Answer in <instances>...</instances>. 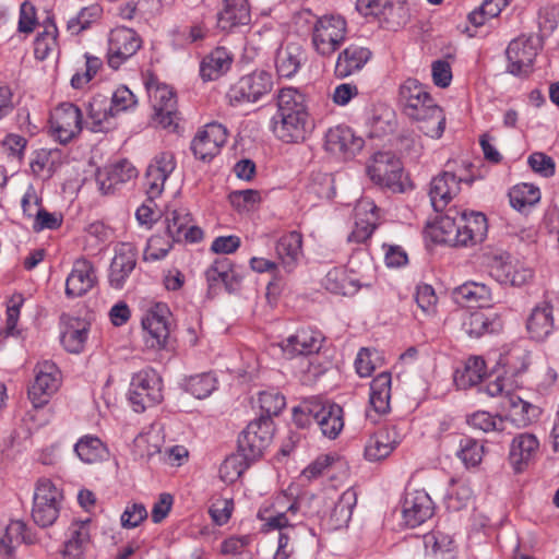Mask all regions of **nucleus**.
Instances as JSON below:
<instances>
[{"label":"nucleus","mask_w":559,"mask_h":559,"mask_svg":"<svg viewBox=\"0 0 559 559\" xmlns=\"http://www.w3.org/2000/svg\"><path fill=\"white\" fill-rule=\"evenodd\" d=\"M399 104L402 111L418 129L431 139H440L445 128V115L418 80L408 78L399 88Z\"/></svg>","instance_id":"f257e3e1"},{"label":"nucleus","mask_w":559,"mask_h":559,"mask_svg":"<svg viewBox=\"0 0 559 559\" xmlns=\"http://www.w3.org/2000/svg\"><path fill=\"white\" fill-rule=\"evenodd\" d=\"M298 19L310 25L312 47L322 57H331L346 38L347 23L341 15L318 16L310 10H302L299 12Z\"/></svg>","instance_id":"f03ea898"},{"label":"nucleus","mask_w":559,"mask_h":559,"mask_svg":"<svg viewBox=\"0 0 559 559\" xmlns=\"http://www.w3.org/2000/svg\"><path fill=\"white\" fill-rule=\"evenodd\" d=\"M304 513H300V503L293 502L284 512L264 516L260 511L258 518L264 522L263 532L280 531L278 546L274 559H290L293 547L289 543L297 537V531H307L304 525Z\"/></svg>","instance_id":"7ed1b4c3"},{"label":"nucleus","mask_w":559,"mask_h":559,"mask_svg":"<svg viewBox=\"0 0 559 559\" xmlns=\"http://www.w3.org/2000/svg\"><path fill=\"white\" fill-rule=\"evenodd\" d=\"M128 400L136 413L155 406L163 401V382L159 374L152 368L136 372L131 380Z\"/></svg>","instance_id":"20e7f679"},{"label":"nucleus","mask_w":559,"mask_h":559,"mask_svg":"<svg viewBox=\"0 0 559 559\" xmlns=\"http://www.w3.org/2000/svg\"><path fill=\"white\" fill-rule=\"evenodd\" d=\"M62 492L48 478H40L36 483L32 518L40 527L51 526L58 519Z\"/></svg>","instance_id":"39448f33"},{"label":"nucleus","mask_w":559,"mask_h":559,"mask_svg":"<svg viewBox=\"0 0 559 559\" xmlns=\"http://www.w3.org/2000/svg\"><path fill=\"white\" fill-rule=\"evenodd\" d=\"M367 174L378 186L394 193L405 191L403 180V165L401 160L390 152L376 153L367 166Z\"/></svg>","instance_id":"423d86ee"},{"label":"nucleus","mask_w":559,"mask_h":559,"mask_svg":"<svg viewBox=\"0 0 559 559\" xmlns=\"http://www.w3.org/2000/svg\"><path fill=\"white\" fill-rule=\"evenodd\" d=\"M273 436V419L269 417L253 419L238 437V451L245 460L257 461L271 444Z\"/></svg>","instance_id":"0eeeda50"},{"label":"nucleus","mask_w":559,"mask_h":559,"mask_svg":"<svg viewBox=\"0 0 559 559\" xmlns=\"http://www.w3.org/2000/svg\"><path fill=\"white\" fill-rule=\"evenodd\" d=\"M272 88V74L265 70H255L233 84L227 97L233 106L255 103L269 94Z\"/></svg>","instance_id":"6e6552de"},{"label":"nucleus","mask_w":559,"mask_h":559,"mask_svg":"<svg viewBox=\"0 0 559 559\" xmlns=\"http://www.w3.org/2000/svg\"><path fill=\"white\" fill-rule=\"evenodd\" d=\"M150 102L154 109V121L171 131L178 128L177 98L171 87L151 80L146 83Z\"/></svg>","instance_id":"1a4fd4ad"},{"label":"nucleus","mask_w":559,"mask_h":559,"mask_svg":"<svg viewBox=\"0 0 559 559\" xmlns=\"http://www.w3.org/2000/svg\"><path fill=\"white\" fill-rule=\"evenodd\" d=\"M540 49L537 36H520L507 47V70L515 76H527L533 71L534 61Z\"/></svg>","instance_id":"9d476101"},{"label":"nucleus","mask_w":559,"mask_h":559,"mask_svg":"<svg viewBox=\"0 0 559 559\" xmlns=\"http://www.w3.org/2000/svg\"><path fill=\"white\" fill-rule=\"evenodd\" d=\"M142 47L140 35L132 28L118 26L112 28L107 38V63L117 70L133 57Z\"/></svg>","instance_id":"9b49d317"},{"label":"nucleus","mask_w":559,"mask_h":559,"mask_svg":"<svg viewBox=\"0 0 559 559\" xmlns=\"http://www.w3.org/2000/svg\"><path fill=\"white\" fill-rule=\"evenodd\" d=\"M81 109L72 103H62L55 108L50 117L52 135L61 143L67 144L82 130Z\"/></svg>","instance_id":"f8f14e48"},{"label":"nucleus","mask_w":559,"mask_h":559,"mask_svg":"<svg viewBox=\"0 0 559 559\" xmlns=\"http://www.w3.org/2000/svg\"><path fill=\"white\" fill-rule=\"evenodd\" d=\"M60 371L55 362L45 360L35 368V380L28 389V397L35 407L48 403L60 385Z\"/></svg>","instance_id":"ddd939ff"},{"label":"nucleus","mask_w":559,"mask_h":559,"mask_svg":"<svg viewBox=\"0 0 559 559\" xmlns=\"http://www.w3.org/2000/svg\"><path fill=\"white\" fill-rule=\"evenodd\" d=\"M227 129L217 122L207 123L199 130L191 141V150L195 158L210 162L227 141Z\"/></svg>","instance_id":"4468645a"},{"label":"nucleus","mask_w":559,"mask_h":559,"mask_svg":"<svg viewBox=\"0 0 559 559\" xmlns=\"http://www.w3.org/2000/svg\"><path fill=\"white\" fill-rule=\"evenodd\" d=\"M271 130L285 143L305 141L311 131L309 114L274 115L271 119Z\"/></svg>","instance_id":"2eb2a0df"},{"label":"nucleus","mask_w":559,"mask_h":559,"mask_svg":"<svg viewBox=\"0 0 559 559\" xmlns=\"http://www.w3.org/2000/svg\"><path fill=\"white\" fill-rule=\"evenodd\" d=\"M169 309L165 304L153 306L142 319V328L146 335L145 344L150 348H163L169 337Z\"/></svg>","instance_id":"dca6fc26"},{"label":"nucleus","mask_w":559,"mask_h":559,"mask_svg":"<svg viewBox=\"0 0 559 559\" xmlns=\"http://www.w3.org/2000/svg\"><path fill=\"white\" fill-rule=\"evenodd\" d=\"M435 513L430 496L423 489L407 490L402 504V515L407 527L415 528Z\"/></svg>","instance_id":"f3484780"},{"label":"nucleus","mask_w":559,"mask_h":559,"mask_svg":"<svg viewBox=\"0 0 559 559\" xmlns=\"http://www.w3.org/2000/svg\"><path fill=\"white\" fill-rule=\"evenodd\" d=\"M364 140L357 136L347 126H336L329 129L325 134L324 147L340 159L354 157L362 147Z\"/></svg>","instance_id":"a211bd4d"},{"label":"nucleus","mask_w":559,"mask_h":559,"mask_svg":"<svg viewBox=\"0 0 559 559\" xmlns=\"http://www.w3.org/2000/svg\"><path fill=\"white\" fill-rule=\"evenodd\" d=\"M138 251L130 242H121L115 248L108 273V283L114 289H122L135 269Z\"/></svg>","instance_id":"6ab92c4d"},{"label":"nucleus","mask_w":559,"mask_h":559,"mask_svg":"<svg viewBox=\"0 0 559 559\" xmlns=\"http://www.w3.org/2000/svg\"><path fill=\"white\" fill-rule=\"evenodd\" d=\"M309 412L312 415L313 423L324 437L334 440L342 432L344 428V411L338 404L314 400V405Z\"/></svg>","instance_id":"aec40b11"},{"label":"nucleus","mask_w":559,"mask_h":559,"mask_svg":"<svg viewBox=\"0 0 559 559\" xmlns=\"http://www.w3.org/2000/svg\"><path fill=\"white\" fill-rule=\"evenodd\" d=\"M324 342L323 334L313 328L297 330L281 343L283 354L287 358L311 356L319 353Z\"/></svg>","instance_id":"412c9836"},{"label":"nucleus","mask_w":559,"mask_h":559,"mask_svg":"<svg viewBox=\"0 0 559 559\" xmlns=\"http://www.w3.org/2000/svg\"><path fill=\"white\" fill-rule=\"evenodd\" d=\"M175 168V156L170 152H162L153 158L147 166L144 178V186L150 200H154L162 194L165 182Z\"/></svg>","instance_id":"4be33fe9"},{"label":"nucleus","mask_w":559,"mask_h":559,"mask_svg":"<svg viewBox=\"0 0 559 559\" xmlns=\"http://www.w3.org/2000/svg\"><path fill=\"white\" fill-rule=\"evenodd\" d=\"M136 177V168L129 160L121 159L99 169L96 174V182L103 194H114Z\"/></svg>","instance_id":"5701e85b"},{"label":"nucleus","mask_w":559,"mask_h":559,"mask_svg":"<svg viewBox=\"0 0 559 559\" xmlns=\"http://www.w3.org/2000/svg\"><path fill=\"white\" fill-rule=\"evenodd\" d=\"M464 181L452 170H444L433 177L429 185V198L436 212H442L449 203L460 193Z\"/></svg>","instance_id":"b1692460"},{"label":"nucleus","mask_w":559,"mask_h":559,"mask_svg":"<svg viewBox=\"0 0 559 559\" xmlns=\"http://www.w3.org/2000/svg\"><path fill=\"white\" fill-rule=\"evenodd\" d=\"M96 283L97 275L94 264L85 258H79L73 262L72 270L67 277L66 295L70 298L82 297Z\"/></svg>","instance_id":"393cba45"},{"label":"nucleus","mask_w":559,"mask_h":559,"mask_svg":"<svg viewBox=\"0 0 559 559\" xmlns=\"http://www.w3.org/2000/svg\"><path fill=\"white\" fill-rule=\"evenodd\" d=\"M402 436L396 427H384L371 435L365 444V457L370 462L386 459L401 443Z\"/></svg>","instance_id":"a878e982"},{"label":"nucleus","mask_w":559,"mask_h":559,"mask_svg":"<svg viewBox=\"0 0 559 559\" xmlns=\"http://www.w3.org/2000/svg\"><path fill=\"white\" fill-rule=\"evenodd\" d=\"M372 57L371 50L358 44H349L337 55L334 74L337 79H346L360 72Z\"/></svg>","instance_id":"bb28decb"},{"label":"nucleus","mask_w":559,"mask_h":559,"mask_svg":"<svg viewBox=\"0 0 559 559\" xmlns=\"http://www.w3.org/2000/svg\"><path fill=\"white\" fill-rule=\"evenodd\" d=\"M488 231L485 214L480 212H462L459 217V247H473L481 243Z\"/></svg>","instance_id":"cd10ccee"},{"label":"nucleus","mask_w":559,"mask_h":559,"mask_svg":"<svg viewBox=\"0 0 559 559\" xmlns=\"http://www.w3.org/2000/svg\"><path fill=\"white\" fill-rule=\"evenodd\" d=\"M87 119L85 127L92 132H107L114 126V111L109 105V97L103 94L94 95L87 104Z\"/></svg>","instance_id":"c85d7f7f"},{"label":"nucleus","mask_w":559,"mask_h":559,"mask_svg":"<svg viewBox=\"0 0 559 559\" xmlns=\"http://www.w3.org/2000/svg\"><path fill=\"white\" fill-rule=\"evenodd\" d=\"M91 519L74 520L69 528V538L64 544L67 559H84L91 544Z\"/></svg>","instance_id":"c756f323"},{"label":"nucleus","mask_w":559,"mask_h":559,"mask_svg":"<svg viewBox=\"0 0 559 559\" xmlns=\"http://www.w3.org/2000/svg\"><path fill=\"white\" fill-rule=\"evenodd\" d=\"M251 14L246 0H226L224 9L217 15V27L224 32H235L249 25Z\"/></svg>","instance_id":"7c9ffc66"},{"label":"nucleus","mask_w":559,"mask_h":559,"mask_svg":"<svg viewBox=\"0 0 559 559\" xmlns=\"http://www.w3.org/2000/svg\"><path fill=\"white\" fill-rule=\"evenodd\" d=\"M305 49L296 43H288L281 46L275 56V68L280 76L293 78L306 62Z\"/></svg>","instance_id":"2f4dec72"},{"label":"nucleus","mask_w":559,"mask_h":559,"mask_svg":"<svg viewBox=\"0 0 559 559\" xmlns=\"http://www.w3.org/2000/svg\"><path fill=\"white\" fill-rule=\"evenodd\" d=\"M490 275L502 285L522 286L533 277V271L519 262L500 259L491 264Z\"/></svg>","instance_id":"473e14b6"},{"label":"nucleus","mask_w":559,"mask_h":559,"mask_svg":"<svg viewBox=\"0 0 559 559\" xmlns=\"http://www.w3.org/2000/svg\"><path fill=\"white\" fill-rule=\"evenodd\" d=\"M539 448L538 439L532 433H520L510 445L509 460L516 472H521L536 455Z\"/></svg>","instance_id":"72a5a7b5"},{"label":"nucleus","mask_w":559,"mask_h":559,"mask_svg":"<svg viewBox=\"0 0 559 559\" xmlns=\"http://www.w3.org/2000/svg\"><path fill=\"white\" fill-rule=\"evenodd\" d=\"M456 304L467 307H489L492 300L490 288L477 282H466L452 293Z\"/></svg>","instance_id":"f704fd0d"},{"label":"nucleus","mask_w":559,"mask_h":559,"mask_svg":"<svg viewBox=\"0 0 559 559\" xmlns=\"http://www.w3.org/2000/svg\"><path fill=\"white\" fill-rule=\"evenodd\" d=\"M231 63V53L224 47H217L202 59L200 75L203 81H215L230 69Z\"/></svg>","instance_id":"c9c22d12"},{"label":"nucleus","mask_w":559,"mask_h":559,"mask_svg":"<svg viewBox=\"0 0 559 559\" xmlns=\"http://www.w3.org/2000/svg\"><path fill=\"white\" fill-rule=\"evenodd\" d=\"M276 254L287 271L294 270L302 255V236L298 231L283 235L276 242Z\"/></svg>","instance_id":"e433bc0d"},{"label":"nucleus","mask_w":559,"mask_h":559,"mask_svg":"<svg viewBox=\"0 0 559 559\" xmlns=\"http://www.w3.org/2000/svg\"><path fill=\"white\" fill-rule=\"evenodd\" d=\"M526 326L532 338L544 341L554 330L552 307L548 302L537 305L533 309Z\"/></svg>","instance_id":"4c0bfd02"},{"label":"nucleus","mask_w":559,"mask_h":559,"mask_svg":"<svg viewBox=\"0 0 559 559\" xmlns=\"http://www.w3.org/2000/svg\"><path fill=\"white\" fill-rule=\"evenodd\" d=\"M456 211L450 209L447 214L439 217L430 227L431 239L437 243L459 247V218L452 215Z\"/></svg>","instance_id":"58836bf2"},{"label":"nucleus","mask_w":559,"mask_h":559,"mask_svg":"<svg viewBox=\"0 0 559 559\" xmlns=\"http://www.w3.org/2000/svg\"><path fill=\"white\" fill-rule=\"evenodd\" d=\"M499 328V319L483 311H466L462 316V330L471 337H480L486 333L497 331Z\"/></svg>","instance_id":"ea45409f"},{"label":"nucleus","mask_w":559,"mask_h":559,"mask_svg":"<svg viewBox=\"0 0 559 559\" xmlns=\"http://www.w3.org/2000/svg\"><path fill=\"white\" fill-rule=\"evenodd\" d=\"M391 381L389 372H381L370 383L369 403L377 414L390 411Z\"/></svg>","instance_id":"a19ab883"},{"label":"nucleus","mask_w":559,"mask_h":559,"mask_svg":"<svg viewBox=\"0 0 559 559\" xmlns=\"http://www.w3.org/2000/svg\"><path fill=\"white\" fill-rule=\"evenodd\" d=\"M277 110L274 115L309 114L306 96L296 87H283L276 95Z\"/></svg>","instance_id":"79ce46f5"},{"label":"nucleus","mask_w":559,"mask_h":559,"mask_svg":"<svg viewBox=\"0 0 559 559\" xmlns=\"http://www.w3.org/2000/svg\"><path fill=\"white\" fill-rule=\"evenodd\" d=\"M74 452L78 457L86 464H94L106 459L107 447L96 436L85 435L74 444Z\"/></svg>","instance_id":"37998d69"},{"label":"nucleus","mask_w":559,"mask_h":559,"mask_svg":"<svg viewBox=\"0 0 559 559\" xmlns=\"http://www.w3.org/2000/svg\"><path fill=\"white\" fill-rule=\"evenodd\" d=\"M323 285L326 290L343 296L355 295L360 287L358 282L342 267L331 269L323 280Z\"/></svg>","instance_id":"c03bdc74"},{"label":"nucleus","mask_w":559,"mask_h":559,"mask_svg":"<svg viewBox=\"0 0 559 559\" xmlns=\"http://www.w3.org/2000/svg\"><path fill=\"white\" fill-rule=\"evenodd\" d=\"M58 28L52 21L44 24L43 32L38 33L34 40V56L37 60L44 61L58 50Z\"/></svg>","instance_id":"a18cd8bd"},{"label":"nucleus","mask_w":559,"mask_h":559,"mask_svg":"<svg viewBox=\"0 0 559 559\" xmlns=\"http://www.w3.org/2000/svg\"><path fill=\"white\" fill-rule=\"evenodd\" d=\"M87 338V325L79 319H72L61 333V343L69 353H81Z\"/></svg>","instance_id":"49530a36"},{"label":"nucleus","mask_w":559,"mask_h":559,"mask_svg":"<svg viewBox=\"0 0 559 559\" xmlns=\"http://www.w3.org/2000/svg\"><path fill=\"white\" fill-rule=\"evenodd\" d=\"M378 17L385 23L388 29L396 31L407 24L411 10L405 1L388 2Z\"/></svg>","instance_id":"de8ad7c7"},{"label":"nucleus","mask_w":559,"mask_h":559,"mask_svg":"<svg viewBox=\"0 0 559 559\" xmlns=\"http://www.w3.org/2000/svg\"><path fill=\"white\" fill-rule=\"evenodd\" d=\"M25 524L22 521H11L0 536V556L11 559L16 547L24 540Z\"/></svg>","instance_id":"09e8293b"},{"label":"nucleus","mask_w":559,"mask_h":559,"mask_svg":"<svg viewBox=\"0 0 559 559\" xmlns=\"http://www.w3.org/2000/svg\"><path fill=\"white\" fill-rule=\"evenodd\" d=\"M510 204L516 211H524L533 206L540 200V191L532 183H520L514 186L509 192Z\"/></svg>","instance_id":"8fccbe9b"},{"label":"nucleus","mask_w":559,"mask_h":559,"mask_svg":"<svg viewBox=\"0 0 559 559\" xmlns=\"http://www.w3.org/2000/svg\"><path fill=\"white\" fill-rule=\"evenodd\" d=\"M484 453L485 448L480 441L467 436L460 438L456 456L465 467H475L480 464Z\"/></svg>","instance_id":"3c124183"},{"label":"nucleus","mask_w":559,"mask_h":559,"mask_svg":"<svg viewBox=\"0 0 559 559\" xmlns=\"http://www.w3.org/2000/svg\"><path fill=\"white\" fill-rule=\"evenodd\" d=\"M216 385L217 379L211 372L191 376L185 381V390L199 400L210 396L216 390Z\"/></svg>","instance_id":"603ef678"},{"label":"nucleus","mask_w":559,"mask_h":559,"mask_svg":"<svg viewBox=\"0 0 559 559\" xmlns=\"http://www.w3.org/2000/svg\"><path fill=\"white\" fill-rule=\"evenodd\" d=\"M102 7L96 3L82 8L75 16H72L68 20V31L74 35L86 31L102 16Z\"/></svg>","instance_id":"864d4df0"},{"label":"nucleus","mask_w":559,"mask_h":559,"mask_svg":"<svg viewBox=\"0 0 559 559\" xmlns=\"http://www.w3.org/2000/svg\"><path fill=\"white\" fill-rule=\"evenodd\" d=\"M472 497L473 490L466 481L453 480L445 497L448 509L459 511L468 504Z\"/></svg>","instance_id":"5fc2aeb1"},{"label":"nucleus","mask_w":559,"mask_h":559,"mask_svg":"<svg viewBox=\"0 0 559 559\" xmlns=\"http://www.w3.org/2000/svg\"><path fill=\"white\" fill-rule=\"evenodd\" d=\"M24 297L22 294H14L10 297L7 304V311H5V326L0 332V335L2 337H9V336H16L19 334V331L16 329L17 321L21 313V308L24 304Z\"/></svg>","instance_id":"6e6d98bb"},{"label":"nucleus","mask_w":559,"mask_h":559,"mask_svg":"<svg viewBox=\"0 0 559 559\" xmlns=\"http://www.w3.org/2000/svg\"><path fill=\"white\" fill-rule=\"evenodd\" d=\"M84 70H78L71 78V86L76 90L83 88L87 85L103 66L100 58L88 52L84 53Z\"/></svg>","instance_id":"4d7b16f0"},{"label":"nucleus","mask_w":559,"mask_h":559,"mask_svg":"<svg viewBox=\"0 0 559 559\" xmlns=\"http://www.w3.org/2000/svg\"><path fill=\"white\" fill-rule=\"evenodd\" d=\"M508 402L510 404L508 418L519 427L527 426L533 419L532 413L535 412V407L519 396H510Z\"/></svg>","instance_id":"13d9d810"},{"label":"nucleus","mask_w":559,"mask_h":559,"mask_svg":"<svg viewBox=\"0 0 559 559\" xmlns=\"http://www.w3.org/2000/svg\"><path fill=\"white\" fill-rule=\"evenodd\" d=\"M251 462L252 461L245 460L239 451L237 454L229 455L219 467L222 479L228 483L235 481L243 474Z\"/></svg>","instance_id":"bf43d9fd"},{"label":"nucleus","mask_w":559,"mask_h":559,"mask_svg":"<svg viewBox=\"0 0 559 559\" xmlns=\"http://www.w3.org/2000/svg\"><path fill=\"white\" fill-rule=\"evenodd\" d=\"M259 406L261 409L260 417L277 416L286 405L284 395L277 391H263L259 394Z\"/></svg>","instance_id":"052dcab7"},{"label":"nucleus","mask_w":559,"mask_h":559,"mask_svg":"<svg viewBox=\"0 0 559 559\" xmlns=\"http://www.w3.org/2000/svg\"><path fill=\"white\" fill-rule=\"evenodd\" d=\"M381 361V355L377 349L362 347L357 353L354 366L361 378L371 376Z\"/></svg>","instance_id":"680f3d73"},{"label":"nucleus","mask_w":559,"mask_h":559,"mask_svg":"<svg viewBox=\"0 0 559 559\" xmlns=\"http://www.w3.org/2000/svg\"><path fill=\"white\" fill-rule=\"evenodd\" d=\"M466 420L472 428L484 432L502 430L504 421L501 417L493 416L485 411H478L468 415Z\"/></svg>","instance_id":"e2e57ef3"},{"label":"nucleus","mask_w":559,"mask_h":559,"mask_svg":"<svg viewBox=\"0 0 559 559\" xmlns=\"http://www.w3.org/2000/svg\"><path fill=\"white\" fill-rule=\"evenodd\" d=\"M109 105L115 116L136 105L134 94L124 85L117 87L109 97Z\"/></svg>","instance_id":"0e129e2a"},{"label":"nucleus","mask_w":559,"mask_h":559,"mask_svg":"<svg viewBox=\"0 0 559 559\" xmlns=\"http://www.w3.org/2000/svg\"><path fill=\"white\" fill-rule=\"evenodd\" d=\"M170 249L171 243L168 238L154 235L147 240L143 258L145 261H158L164 259Z\"/></svg>","instance_id":"69168bd1"},{"label":"nucleus","mask_w":559,"mask_h":559,"mask_svg":"<svg viewBox=\"0 0 559 559\" xmlns=\"http://www.w3.org/2000/svg\"><path fill=\"white\" fill-rule=\"evenodd\" d=\"M355 500V495L352 492H344L340 497L331 513V518L335 519V526H342L349 522Z\"/></svg>","instance_id":"338daca9"},{"label":"nucleus","mask_w":559,"mask_h":559,"mask_svg":"<svg viewBox=\"0 0 559 559\" xmlns=\"http://www.w3.org/2000/svg\"><path fill=\"white\" fill-rule=\"evenodd\" d=\"M486 373L485 360L481 357H469L465 364L461 381L463 384L475 385L479 383Z\"/></svg>","instance_id":"774afa93"}]
</instances>
